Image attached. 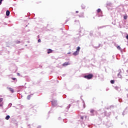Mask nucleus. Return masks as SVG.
Segmentation results:
<instances>
[{
	"label": "nucleus",
	"mask_w": 128,
	"mask_h": 128,
	"mask_svg": "<svg viewBox=\"0 0 128 128\" xmlns=\"http://www.w3.org/2000/svg\"><path fill=\"white\" fill-rule=\"evenodd\" d=\"M76 12H78L76 11Z\"/></svg>",
	"instance_id": "obj_27"
},
{
	"label": "nucleus",
	"mask_w": 128,
	"mask_h": 128,
	"mask_svg": "<svg viewBox=\"0 0 128 128\" xmlns=\"http://www.w3.org/2000/svg\"><path fill=\"white\" fill-rule=\"evenodd\" d=\"M52 49H48V54H52Z\"/></svg>",
	"instance_id": "obj_6"
},
{
	"label": "nucleus",
	"mask_w": 128,
	"mask_h": 128,
	"mask_svg": "<svg viewBox=\"0 0 128 128\" xmlns=\"http://www.w3.org/2000/svg\"><path fill=\"white\" fill-rule=\"evenodd\" d=\"M94 110H90V112H91L92 114L94 113Z\"/></svg>",
	"instance_id": "obj_18"
},
{
	"label": "nucleus",
	"mask_w": 128,
	"mask_h": 128,
	"mask_svg": "<svg viewBox=\"0 0 128 128\" xmlns=\"http://www.w3.org/2000/svg\"><path fill=\"white\" fill-rule=\"evenodd\" d=\"M20 40H18L16 42V44H20Z\"/></svg>",
	"instance_id": "obj_17"
},
{
	"label": "nucleus",
	"mask_w": 128,
	"mask_h": 128,
	"mask_svg": "<svg viewBox=\"0 0 128 128\" xmlns=\"http://www.w3.org/2000/svg\"><path fill=\"white\" fill-rule=\"evenodd\" d=\"M124 20H126V18H128V16H124Z\"/></svg>",
	"instance_id": "obj_15"
},
{
	"label": "nucleus",
	"mask_w": 128,
	"mask_h": 128,
	"mask_svg": "<svg viewBox=\"0 0 128 128\" xmlns=\"http://www.w3.org/2000/svg\"><path fill=\"white\" fill-rule=\"evenodd\" d=\"M41 42L40 39H38V42Z\"/></svg>",
	"instance_id": "obj_20"
},
{
	"label": "nucleus",
	"mask_w": 128,
	"mask_h": 128,
	"mask_svg": "<svg viewBox=\"0 0 128 128\" xmlns=\"http://www.w3.org/2000/svg\"><path fill=\"white\" fill-rule=\"evenodd\" d=\"M28 100H30V95H28L27 97Z\"/></svg>",
	"instance_id": "obj_12"
},
{
	"label": "nucleus",
	"mask_w": 128,
	"mask_h": 128,
	"mask_svg": "<svg viewBox=\"0 0 128 128\" xmlns=\"http://www.w3.org/2000/svg\"><path fill=\"white\" fill-rule=\"evenodd\" d=\"M18 74L19 75V74H20V73H18Z\"/></svg>",
	"instance_id": "obj_26"
},
{
	"label": "nucleus",
	"mask_w": 128,
	"mask_h": 128,
	"mask_svg": "<svg viewBox=\"0 0 128 128\" xmlns=\"http://www.w3.org/2000/svg\"><path fill=\"white\" fill-rule=\"evenodd\" d=\"M126 40H128V35H127V36H126Z\"/></svg>",
	"instance_id": "obj_22"
},
{
	"label": "nucleus",
	"mask_w": 128,
	"mask_h": 128,
	"mask_svg": "<svg viewBox=\"0 0 128 128\" xmlns=\"http://www.w3.org/2000/svg\"><path fill=\"white\" fill-rule=\"evenodd\" d=\"M70 62H66L62 64V66H70Z\"/></svg>",
	"instance_id": "obj_3"
},
{
	"label": "nucleus",
	"mask_w": 128,
	"mask_h": 128,
	"mask_svg": "<svg viewBox=\"0 0 128 128\" xmlns=\"http://www.w3.org/2000/svg\"><path fill=\"white\" fill-rule=\"evenodd\" d=\"M84 108H86V104H84Z\"/></svg>",
	"instance_id": "obj_21"
},
{
	"label": "nucleus",
	"mask_w": 128,
	"mask_h": 128,
	"mask_svg": "<svg viewBox=\"0 0 128 128\" xmlns=\"http://www.w3.org/2000/svg\"><path fill=\"white\" fill-rule=\"evenodd\" d=\"M4 0H0V4H2V2Z\"/></svg>",
	"instance_id": "obj_19"
},
{
	"label": "nucleus",
	"mask_w": 128,
	"mask_h": 128,
	"mask_svg": "<svg viewBox=\"0 0 128 128\" xmlns=\"http://www.w3.org/2000/svg\"><path fill=\"white\" fill-rule=\"evenodd\" d=\"M84 78H86L87 80H92V78H94V74H88V75L84 76Z\"/></svg>",
	"instance_id": "obj_1"
},
{
	"label": "nucleus",
	"mask_w": 128,
	"mask_h": 128,
	"mask_svg": "<svg viewBox=\"0 0 128 128\" xmlns=\"http://www.w3.org/2000/svg\"><path fill=\"white\" fill-rule=\"evenodd\" d=\"M84 116H82V117H81V119H82V120H84Z\"/></svg>",
	"instance_id": "obj_23"
},
{
	"label": "nucleus",
	"mask_w": 128,
	"mask_h": 128,
	"mask_svg": "<svg viewBox=\"0 0 128 128\" xmlns=\"http://www.w3.org/2000/svg\"><path fill=\"white\" fill-rule=\"evenodd\" d=\"M80 47L77 48L76 50L72 54L73 56H78V52H80Z\"/></svg>",
	"instance_id": "obj_2"
},
{
	"label": "nucleus",
	"mask_w": 128,
	"mask_h": 128,
	"mask_svg": "<svg viewBox=\"0 0 128 128\" xmlns=\"http://www.w3.org/2000/svg\"><path fill=\"white\" fill-rule=\"evenodd\" d=\"M12 80H16V78H12Z\"/></svg>",
	"instance_id": "obj_16"
},
{
	"label": "nucleus",
	"mask_w": 128,
	"mask_h": 128,
	"mask_svg": "<svg viewBox=\"0 0 128 128\" xmlns=\"http://www.w3.org/2000/svg\"><path fill=\"white\" fill-rule=\"evenodd\" d=\"M6 15L8 16H10V11L9 10H7L6 12Z\"/></svg>",
	"instance_id": "obj_7"
},
{
	"label": "nucleus",
	"mask_w": 128,
	"mask_h": 128,
	"mask_svg": "<svg viewBox=\"0 0 128 128\" xmlns=\"http://www.w3.org/2000/svg\"><path fill=\"white\" fill-rule=\"evenodd\" d=\"M8 90L10 92H14V89H12V88H8Z\"/></svg>",
	"instance_id": "obj_5"
},
{
	"label": "nucleus",
	"mask_w": 128,
	"mask_h": 128,
	"mask_svg": "<svg viewBox=\"0 0 128 128\" xmlns=\"http://www.w3.org/2000/svg\"><path fill=\"white\" fill-rule=\"evenodd\" d=\"M3 100H4V99L2 98H0V103L2 102Z\"/></svg>",
	"instance_id": "obj_14"
},
{
	"label": "nucleus",
	"mask_w": 128,
	"mask_h": 128,
	"mask_svg": "<svg viewBox=\"0 0 128 128\" xmlns=\"http://www.w3.org/2000/svg\"><path fill=\"white\" fill-rule=\"evenodd\" d=\"M118 78H122V72H120L118 75Z\"/></svg>",
	"instance_id": "obj_4"
},
{
	"label": "nucleus",
	"mask_w": 128,
	"mask_h": 128,
	"mask_svg": "<svg viewBox=\"0 0 128 128\" xmlns=\"http://www.w3.org/2000/svg\"><path fill=\"white\" fill-rule=\"evenodd\" d=\"M110 83L112 84H114V80H110Z\"/></svg>",
	"instance_id": "obj_10"
},
{
	"label": "nucleus",
	"mask_w": 128,
	"mask_h": 128,
	"mask_svg": "<svg viewBox=\"0 0 128 128\" xmlns=\"http://www.w3.org/2000/svg\"><path fill=\"white\" fill-rule=\"evenodd\" d=\"M85 120L86 118V116H85L84 117Z\"/></svg>",
	"instance_id": "obj_25"
},
{
	"label": "nucleus",
	"mask_w": 128,
	"mask_h": 128,
	"mask_svg": "<svg viewBox=\"0 0 128 128\" xmlns=\"http://www.w3.org/2000/svg\"><path fill=\"white\" fill-rule=\"evenodd\" d=\"M68 54H70V52H68Z\"/></svg>",
	"instance_id": "obj_24"
},
{
	"label": "nucleus",
	"mask_w": 128,
	"mask_h": 128,
	"mask_svg": "<svg viewBox=\"0 0 128 128\" xmlns=\"http://www.w3.org/2000/svg\"><path fill=\"white\" fill-rule=\"evenodd\" d=\"M10 116H7L6 117V120H10Z\"/></svg>",
	"instance_id": "obj_8"
},
{
	"label": "nucleus",
	"mask_w": 128,
	"mask_h": 128,
	"mask_svg": "<svg viewBox=\"0 0 128 128\" xmlns=\"http://www.w3.org/2000/svg\"><path fill=\"white\" fill-rule=\"evenodd\" d=\"M102 12V10H100V8H98L97 10V12Z\"/></svg>",
	"instance_id": "obj_9"
},
{
	"label": "nucleus",
	"mask_w": 128,
	"mask_h": 128,
	"mask_svg": "<svg viewBox=\"0 0 128 128\" xmlns=\"http://www.w3.org/2000/svg\"><path fill=\"white\" fill-rule=\"evenodd\" d=\"M117 48H118V50H121L120 46H118Z\"/></svg>",
	"instance_id": "obj_13"
},
{
	"label": "nucleus",
	"mask_w": 128,
	"mask_h": 128,
	"mask_svg": "<svg viewBox=\"0 0 128 128\" xmlns=\"http://www.w3.org/2000/svg\"><path fill=\"white\" fill-rule=\"evenodd\" d=\"M120 88H118V86H116L115 87V90H119Z\"/></svg>",
	"instance_id": "obj_11"
}]
</instances>
